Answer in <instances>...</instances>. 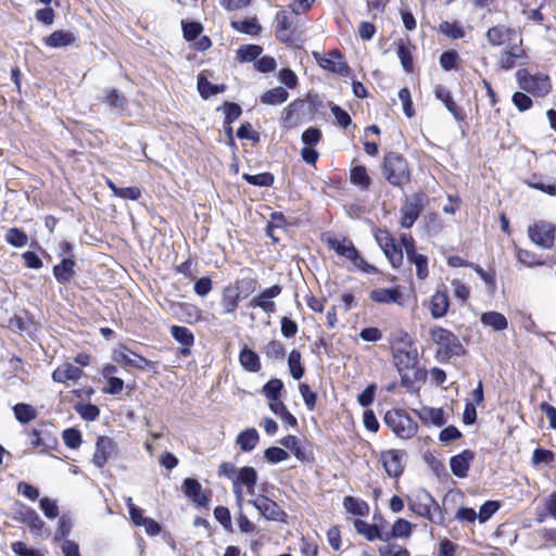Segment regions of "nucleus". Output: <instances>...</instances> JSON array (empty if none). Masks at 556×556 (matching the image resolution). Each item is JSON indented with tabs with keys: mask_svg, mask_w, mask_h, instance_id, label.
I'll use <instances>...</instances> for the list:
<instances>
[{
	"mask_svg": "<svg viewBox=\"0 0 556 556\" xmlns=\"http://www.w3.org/2000/svg\"><path fill=\"white\" fill-rule=\"evenodd\" d=\"M83 376V370L70 363L56 367L52 372V379L59 383L67 381H77Z\"/></svg>",
	"mask_w": 556,
	"mask_h": 556,
	"instance_id": "22",
	"label": "nucleus"
},
{
	"mask_svg": "<svg viewBox=\"0 0 556 556\" xmlns=\"http://www.w3.org/2000/svg\"><path fill=\"white\" fill-rule=\"evenodd\" d=\"M393 362L402 380L405 379L404 371L415 368L418 363V352L410 344L408 346H394L392 349Z\"/></svg>",
	"mask_w": 556,
	"mask_h": 556,
	"instance_id": "10",
	"label": "nucleus"
},
{
	"mask_svg": "<svg viewBox=\"0 0 556 556\" xmlns=\"http://www.w3.org/2000/svg\"><path fill=\"white\" fill-rule=\"evenodd\" d=\"M419 417L424 421H429L438 427L445 424L444 412L442 408L424 407L419 413Z\"/></svg>",
	"mask_w": 556,
	"mask_h": 556,
	"instance_id": "45",
	"label": "nucleus"
},
{
	"mask_svg": "<svg viewBox=\"0 0 556 556\" xmlns=\"http://www.w3.org/2000/svg\"><path fill=\"white\" fill-rule=\"evenodd\" d=\"M262 51V47L257 45H244L237 50V59L240 62H251L256 60Z\"/></svg>",
	"mask_w": 556,
	"mask_h": 556,
	"instance_id": "51",
	"label": "nucleus"
},
{
	"mask_svg": "<svg viewBox=\"0 0 556 556\" xmlns=\"http://www.w3.org/2000/svg\"><path fill=\"white\" fill-rule=\"evenodd\" d=\"M440 33L452 39H460L465 37V30L462 24L457 21H444L439 26Z\"/></svg>",
	"mask_w": 556,
	"mask_h": 556,
	"instance_id": "48",
	"label": "nucleus"
},
{
	"mask_svg": "<svg viewBox=\"0 0 556 556\" xmlns=\"http://www.w3.org/2000/svg\"><path fill=\"white\" fill-rule=\"evenodd\" d=\"M184 37L187 41H192L202 33L203 27L198 22L181 21Z\"/></svg>",
	"mask_w": 556,
	"mask_h": 556,
	"instance_id": "62",
	"label": "nucleus"
},
{
	"mask_svg": "<svg viewBox=\"0 0 556 556\" xmlns=\"http://www.w3.org/2000/svg\"><path fill=\"white\" fill-rule=\"evenodd\" d=\"M375 239L391 265L394 268L400 267L403 262V250L396 245L392 235L388 230L377 229L375 231Z\"/></svg>",
	"mask_w": 556,
	"mask_h": 556,
	"instance_id": "8",
	"label": "nucleus"
},
{
	"mask_svg": "<svg viewBox=\"0 0 556 556\" xmlns=\"http://www.w3.org/2000/svg\"><path fill=\"white\" fill-rule=\"evenodd\" d=\"M397 56L400 59L401 65L406 73H412L414 70L413 56L409 47L403 41H397L396 49Z\"/></svg>",
	"mask_w": 556,
	"mask_h": 556,
	"instance_id": "46",
	"label": "nucleus"
},
{
	"mask_svg": "<svg viewBox=\"0 0 556 556\" xmlns=\"http://www.w3.org/2000/svg\"><path fill=\"white\" fill-rule=\"evenodd\" d=\"M256 285L257 282L254 278L247 276L238 279L232 288L235 292H238L241 299H247L250 294L255 292Z\"/></svg>",
	"mask_w": 556,
	"mask_h": 556,
	"instance_id": "42",
	"label": "nucleus"
},
{
	"mask_svg": "<svg viewBox=\"0 0 556 556\" xmlns=\"http://www.w3.org/2000/svg\"><path fill=\"white\" fill-rule=\"evenodd\" d=\"M264 353L268 358L282 359L285 357V348L280 341L271 340L264 348Z\"/></svg>",
	"mask_w": 556,
	"mask_h": 556,
	"instance_id": "61",
	"label": "nucleus"
},
{
	"mask_svg": "<svg viewBox=\"0 0 556 556\" xmlns=\"http://www.w3.org/2000/svg\"><path fill=\"white\" fill-rule=\"evenodd\" d=\"M101 102L110 109L114 114L122 115L128 108V100L118 89H105Z\"/></svg>",
	"mask_w": 556,
	"mask_h": 556,
	"instance_id": "17",
	"label": "nucleus"
},
{
	"mask_svg": "<svg viewBox=\"0 0 556 556\" xmlns=\"http://www.w3.org/2000/svg\"><path fill=\"white\" fill-rule=\"evenodd\" d=\"M430 338L447 357L462 356L466 352L457 336L443 327L431 328Z\"/></svg>",
	"mask_w": 556,
	"mask_h": 556,
	"instance_id": "6",
	"label": "nucleus"
},
{
	"mask_svg": "<svg viewBox=\"0 0 556 556\" xmlns=\"http://www.w3.org/2000/svg\"><path fill=\"white\" fill-rule=\"evenodd\" d=\"M434 94H435L437 99H439L440 101H442L444 103L445 108L448 110V112L454 116V118L456 121L464 119V114H463L462 110L455 103V101L452 97V93L447 88L439 85L434 89Z\"/></svg>",
	"mask_w": 556,
	"mask_h": 556,
	"instance_id": "25",
	"label": "nucleus"
},
{
	"mask_svg": "<svg viewBox=\"0 0 556 556\" xmlns=\"http://www.w3.org/2000/svg\"><path fill=\"white\" fill-rule=\"evenodd\" d=\"M289 98V92L283 87L267 90L261 96V102L266 105H280Z\"/></svg>",
	"mask_w": 556,
	"mask_h": 556,
	"instance_id": "36",
	"label": "nucleus"
},
{
	"mask_svg": "<svg viewBox=\"0 0 556 556\" xmlns=\"http://www.w3.org/2000/svg\"><path fill=\"white\" fill-rule=\"evenodd\" d=\"M5 242L14 248H23L28 242V236L20 228L12 227L5 233Z\"/></svg>",
	"mask_w": 556,
	"mask_h": 556,
	"instance_id": "50",
	"label": "nucleus"
},
{
	"mask_svg": "<svg viewBox=\"0 0 556 556\" xmlns=\"http://www.w3.org/2000/svg\"><path fill=\"white\" fill-rule=\"evenodd\" d=\"M407 261L416 266L418 279L424 280L429 276L428 257L416 252L406 256Z\"/></svg>",
	"mask_w": 556,
	"mask_h": 556,
	"instance_id": "43",
	"label": "nucleus"
},
{
	"mask_svg": "<svg viewBox=\"0 0 556 556\" xmlns=\"http://www.w3.org/2000/svg\"><path fill=\"white\" fill-rule=\"evenodd\" d=\"M75 410L84 420L87 421H94L100 415L99 407L90 403H78L75 406Z\"/></svg>",
	"mask_w": 556,
	"mask_h": 556,
	"instance_id": "54",
	"label": "nucleus"
},
{
	"mask_svg": "<svg viewBox=\"0 0 556 556\" xmlns=\"http://www.w3.org/2000/svg\"><path fill=\"white\" fill-rule=\"evenodd\" d=\"M276 35L282 42L292 41L293 31L286 11H279L276 15Z\"/></svg>",
	"mask_w": 556,
	"mask_h": 556,
	"instance_id": "33",
	"label": "nucleus"
},
{
	"mask_svg": "<svg viewBox=\"0 0 556 556\" xmlns=\"http://www.w3.org/2000/svg\"><path fill=\"white\" fill-rule=\"evenodd\" d=\"M426 197L422 193H415L408 198L401 207V226L403 228H410L418 219L421 211L424 210Z\"/></svg>",
	"mask_w": 556,
	"mask_h": 556,
	"instance_id": "9",
	"label": "nucleus"
},
{
	"mask_svg": "<svg viewBox=\"0 0 556 556\" xmlns=\"http://www.w3.org/2000/svg\"><path fill=\"white\" fill-rule=\"evenodd\" d=\"M288 367L293 379L299 380L304 375V367L301 363V353L292 350L288 357Z\"/></svg>",
	"mask_w": 556,
	"mask_h": 556,
	"instance_id": "49",
	"label": "nucleus"
},
{
	"mask_svg": "<svg viewBox=\"0 0 556 556\" xmlns=\"http://www.w3.org/2000/svg\"><path fill=\"white\" fill-rule=\"evenodd\" d=\"M450 307V299L445 291H437L430 302V312L433 318H442Z\"/></svg>",
	"mask_w": 556,
	"mask_h": 556,
	"instance_id": "29",
	"label": "nucleus"
},
{
	"mask_svg": "<svg viewBox=\"0 0 556 556\" xmlns=\"http://www.w3.org/2000/svg\"><path fill=\"white\" fill-rule=\"evenodd\" d=\"M475 453L470 450H465L462 453L452 456L450 459V467L453 475L458 478H465Z\"/></svg>",
	"mask_w": 556,
	"mask_h": 556,
	"instance_id": "19",
	"label": "nucleus"
},
{
	"mask_svg": "<svg viewBox=\"0 0 556 556\" xmlns=\"http://www.w3.org/2000/svg\"><path fill=\"white\" fill-rule=\"evenodd\" d=\"M480 321L483 326L490 327L494 331H503L508 327L507 318L502 313L495 311L483 313Z\"/></svg>",
	"mask_w": 556,
	"mask_h": 556,
	"instance_id": "32",
	"label": "nucleus"
},
{
	"mask_svg": "<svg viewBox=\"0 0 556 556\" xmlns=\"http://www.w3.org/2000/svg\"><path fill=\"white\" fill-rule=\"evenodd\" d=\"M235 481L247 486L248 492L253 494L254 488L257 483V472L253 467L244 466L238 471V476Z\"/></svg>",
	"mask_w": 556,
	"mask_h": 556,
	"instance_id": "37",
	"label": "nucleus"
},
{
	"mask_svg": "<svg viewBox=\"0 0 556 556\" xmlns=\"http://www.w3.org/2000/svg\"><path fill=\"white\" fill-rule=\"evenodd\" d=\"M241 298L235 292L232 286H228L223 290L220 304L225 314H233L238 307Z\"/></svg>",
	"mask_w": 556,
	"mask_h": 556,
	"instance_id": "38",
	"label": "nucleus"
},
{
	"mask_svg": "<svg viewBox=\"0 0 556 556\" xmlns=\"http://www.w3.org/2000/svg\"><path fill=\"white\" fill-rule=\"evenodd\" d=\"M113 359L118 364L136 369H144L150 365V362L146 357L132 352L126 346H121L118 350H115Z\"/></svg>",
	"mask_w": 556,
	"mask_h": 556,
	"instance_id": "14",
	"label": "nucleus"
},
{
	"mask_svg": "<svg viewBox=\"0 0 556 556\" xmlns=\"http://www.w3.org/2000/svg\"><path fill=\"white\" fill-rule=\"evenodd\" d=\"M16 420L21 424H27L37 417V410L34 406L26 403H17L13 406Z\"/></svg>",
	"mask_w": 556,
	"mask_h": 556,
	"instance_id": "41",
	"label": "nucleus"
},
{
	"mask_svg": "<svg viewBox=\"0 0 556 556\" xmlns=\"http://www.w3.org/2000/svg\"><path fill=\"white\" fill-rule=\"evenodd\" d=\"M350 179L361 190H368L371 185V179L367 174L366 167L363 165H357L351 169Z\"/></svg>",
	"mask_w": 556,
	"mask_h": 556,
	"instance_id": "40",
	"label": "nucleus"
},
{
	"mask_svg": "<svg viewBox=\"0 0 556 556\" xmlns=\"http://www.w3.org/2000/svg\"><path fill=\"white\" fill-rule=\"evenodd\" d=\"M556 226L546 220H538L528 227L530 240L538 247L549 250L554 247Z\"/></svg>",
	"mask_w": 556,
	"mask_h": 556,
	"instance_id": "7",
	"label": "nucleus"
},
{
	"mask_svg": "<svg viewBox=\"0 0 556 556\" xmlns=\"http://www.w3.org/2000/svg\"><path fill=\"white\" fill-rule=\"evenodd\" d=\"M343 506L346 509L348 513L356 515V516H366L369 513V506L368 504L359 500L357 497L353 496H346L343 500Z\"/></svg>",
	"mask_w": 556,
	"mask_h": 556,
	"instance_id": "39",
	"label": "nucleus"
},
{
	"mask_svg": "<svg viewBox=\"0 0 556 556\" xmlns=\"http://www.w3.org/2000/svg\"><path fill=\"white\" fill-rule=\"evenodd\" d=\"M242 178L252 186L270 187L275 181L271 173L265 172L256 175L243 174Z\"/></svg>",
	"mask_w": 556,
	"mask_h": 556,
	"instance_id": "52",
	"label": "nucleus"
},
{
	"mask_svg": "<svg viewBox=\"0 0 556 556\" xmlns=\"http://www.w3.org/2000/svg\"><path fill=\"white\" fill-rule=\"evenodd\" d=\"M515 35V29L505 25H496L486 31L485 37L490 45L497 47L510 41Z\"/></svg>",
	"mask_w": 556,
	"mask_h": 556,
	"instance_id": "21",
	"label": "nucleus"
},
{
	"mask_svg": "<svg viewBox=\"0 0 556 556\" xmlns=\"http://www.w3.org/2000/svg\"><path fill=\"white\" fill-rule=\"evenodd\" d=\"M76 37L71 31L55 30L45 39V43L51 48H64L72 46Z\"/></svg>",
	"mask_w": 556,
	"mask_h": 556,
	"instance_id": "34",
	"label": "nucleus"
},
{
	"mask_svg": "<svg viewBox=\"0 0 556 556\" xmlns=\"http://www.w3.org/2000/svg\"><path fill=\"white\" fill-rule=\"evenodd\" d=\"M408 508L419 517L438 525L444 522V514L439 503L424 489L417 490L407 497Z\"/></svg>",
	"mask_w": 556,
	"mask_h": 556,
	"instance_id": "2",
	"label": "nucleus"
},
{
	"mask_svg": "<svg viewBox=\"0 0 556 556\" xmlns=\"http://www.w3.org/2000/svg\"><path fill=\"white\" fill-rule=\"evenodd\" d=\"M264 457L270 464H278L288 459L289 454L281 447L270 446L265 450Z\"/></svg>",
	"mask_w": 556,
	"mask_h": 556,
	"instance_id": "59",
	"label": "nucleus"
},
{
	"mask_svg": "<svg viewBox=\"0 0 556 556\" xmlns=\"http://www.w3.org/2000/svg\"><path fill=\"white\" fill-rule=\"evenodd\" d=\"M317 64L329 72L336 73L340 76H349L350 67L343 61L342 54L338 50H332L328 54L313 53Z\"/></svg>",
	"mask_w": 556,
	"mask_h": 556,
	"instance_id": "12",
	"label": "nucleus"
},
{
	"mask_svg": "<svg viewBox=\"0 0 556 556\" xmlns=\"http://www.w3.org/2000/svg\"><path fill=\"white\" fill-rule=\"evenodd\" d=\"M75 261L72 257H63L61 263L53 267V276L61 285L68 283L74 276Z\"/></svg>",
	"mask_w": 556,
	"mask_h": 556,
	"instance_id": "28",
	"label": "nucleus"
},
{
	"mask_svg": "<svg viewBox=\"0 0 556 556\" xmlns=\"http://www.w3.org/2000/svg\"><path fill=\"white\" fill-rule=\"evenodd\" d=\"M384 422L401 439H410L418 430L417 422L402 409L388 410L384 416Z\"/></svg>",
	"mask_w": 556,
	"mask_h": 556,
	"instance_id": "5",
	"label": "nucleus"
},
{
	"mask_svg": "<svg viewBox=\"0 0 556 556\" xmlns=\"http://www.w3.org/2000/svg\"><path fill=\"white\" fill-rule=\"evenodd\" d=\"M113 451V441L108 437H100L96 444L92 462L98 468H102Z\"/></svg>",
	"mask_w": 556,
	"mask_h": 556,
	"instance_id": "26",
	"label": "nucleus"
},
{
	"mask_svg": "<svg viewBox=\"0 0 556 556\" xmlns=\"http://www.w3.org/2000/svg\"><path fill=\"white\" fill-rule=\"evenodd\" d=\"M26 525L34 535L43 536L49 534L45 521L39 517L36 510H34Z\"/></svg>",
	"mask_w": 556,
	"mask_h": 556,
	"instance_id": "56",
	"label": "nucleus"
},
{
	"mask_svg": "<svg viewBox=\"0 0 556 556\" xmlns=\"http://www.w3.org/2000/svg\"><path fill=\"white\" fill-rule=\"evenodd\" d=\"M239 363L244 370L249 372H258L261 370V361L257 353L244 346L239 354Z\"/></svg>",
	"mask_w": 556,
	"mask_h": 556,
	"instance_id": "31",
	"label": "nucleus"
},
{
	"mask_svg": "<svg viewBox=\"0 0 556 556\" xmlns=\"http://www.w3.org/2000/svg\"><path fill=\"white\" fill-rule=\"evenodd\" d=\"M516 257L521 264L528 267H533L543 264V262L538 258L535 253L523 249H517Z\"/></svg>",
	"mask_w": 556,
	"mask_h": 556,
	"instance_id": "63",
	"label": "nucleus"
},
{
	"mask_svg": "<svg viewBox=\"0 0 556 556\" xmlns=\"http://www.w3.org/2000/svg\"><path fill=\"white\" fill-rule=\"evenodd\" d=\"M182 492L195 505L206 507L208 505V497L204 494L201 483L193 478H186L182 482Z\"/></svg>",
	"mask_w": 556,
	"mask_h": 556,
	"instance_id": "16",
	"label": "nucleus"
},
{
	"mask_svg": "<svg viewBox=\"0 0 556 556\" xmlns=\"http://www.w3.org/2000/svg\"><path fill=\"white\" fill-rule=\"evenodd\" d=\"M328 247L333 250L338 255L345 257L354 267L358 270L367 274L377 273V268L370 264H368L359 254L358 250L355 248L354 243L348 239H337L332 238L328 240Z\"/></svg>",
	"mask_w": 556,
	"mask_h": 556,
	"instance_id": "4",
	"label": "nucleus"
},
{
	"mask_svg": "<svg viewBox=\"0 0 556 556\" xmlns=\"http://www.w3.org/2000/svg\"><path fill=\"white\" fill-rule=\"evenodd\" d=\"M301 140L305 147H315L321 140V131L316 127H309L303 131Z\"/></svg>",
	"mask_w": 556,
	"mask_h": 556,
	"instance_id": "64",
	"label": "nucleus"
},
{
	"mask_svg": "<svg viewBox=\"0 0 556 556\" xmlns=\"http://www.w3.org/2000/svg\"><path fill=\"white\" fill-rule=\"evenodd\" d=\"M501 507L497 501H486L477 514V517L481 523L486 522Z\"/></svg>",
	"mask_w": 556,
	"mask_h": 556,
	"instance_id": "57",
	"label": "nucleus"
},
{
	"mask_svg": "<svg viewBox=\"0 0 556 556\" xmlns=\"http://www.w3.org/2000/svg\"><path fill=\"white\" fill-rule=\"evenodd\" d=\"M527 54L526 52L518 47H511L508 50H505L498 61L501 68L508 71L516 66H521L527 64Z\"/></svg>",
	"mask_w": 556,
	"mask_h": 556,
	"instance_id": "18",
	"label": "nucleus"
},
{
	"mask_svg": "<svg viewBox=\"0 0 556 556\" xmlns=\"http://www.w3.org/2000/svg\"><path fill=\"white\" fill-rule=\"evenodd\" d=\"M225 90L226 86L224 84L214 85L208 81L203 74L198 76V91L203 99H208L212 96L224 92Z\"/></svg>",
	"mask_w": 556,
	"mask_h": 556,
	"instance_id": "35",
	"label": "nucleus"
},
{
	"mask_svg": "<svg viewBox=\"0 0 556 556\" xmlns=\"http://www.w3.org/2000/svg\"><path fill=\"white\" fill-rule=\"evenodd\" d=\"M172 337L184 346H192L194 343V336L192 331L185 326H172Z\"/></svg>",
	"mask_w": 556,
	"mask_h": 556,
	"instance_id": "44",
	"label": "nucleus"
},
{
	"mask_svg": "<svg viewBox=\"0 0 556 556\" xmlns=\"http://www.w3.org/2000/svg\"><path fill=\"white\" fill-rule=\"evenodd\" d=\"M381 173L384 179L392 186L402 188L410 182L412 169L407 160L397 152L384 154Z\"/></svg>",
	"mask_w": 556,
	"mask_h": 556,
	"instance_id": "1",
	"label": "nucleus"
},
{
	"mask_svg": "<svg viewBox=\"0 0 556 556\" xmlns=\"http://www.w3.org/2000/svg\"><path fill=\"white\" fill-rule=\"evenodd\" d=\"M283 383L280 379L274 378L266 382L263 387L264 395L269 401H277L280 397Z\"/></svg>",
	"mask_w": 556,
	"mask_h": 556,
	"instance_id": "55",
	"label": "nucleus"
},
{
	"mask_svg": "<svg viewBox=\"0 0 556 556\" xmlns=\"http://www.w3.org/2000/svg\"><path fill=\"white\" fill-rule=\"evenodd\" d=\"M354 528L357 533L364 535L368 541L380 540L388 542L387 534H384V532L381 531L376 525H370L362 519H355Z\"/></svg>",
	"mask_w": 556,
	"mask_h": 556,
	"instance_id": "24",
	"label": "nucleus"
},
{
	"mask_svg": "<svg viewBox=\"0 0 556 556\" xmlns=\"http://www.w3.org/2000/svg\"><path fill=\"white\" fill-rule=\"evenodd\" d=\"M280 444L290 450L294 457L301 462H309L313 459L312 453L307 452L302 445L300 440L292 434H289L280 440Z\"/></svg>",
	"mask_w": 556,
	"mask_h": 556,
	"instance_id": "27",
	"label": "nucleus"
},
{
	"mask_svg": "<svg viewBox=\"0 0 556 556\" xmlns=\"http://www.w3.org/2000/svg\"><path fill=\"white\" fill-rule=\"evenodd\" d=\"M260 442V434L256 429L248 428L241 431L236 439V443L242 452L253 451Z\"/></svg>",
	"mask_w": 556,
	"mask_h": 556,
	"instance_id": "30",
	"label": "nucleus"
},
{
	"mask_svg": "<svg viewBox=\"0 0 556 556\" xmlns=\"http://www.w3.org/2000/svg\"><path fill=\"white\" fill-rule=\"evenodd\" d=\"M62 438L64 444L72 450L79 447L81 444V433L75 428H68L64 430Z\"/></svg>",
	"mask_w": 556,
	"mask_h": 556,
	"instance_id": "58",
	"label": "nucleus"
},
{
	"mask_svg": "<svg viewBox=\"0 0 556 556\" xmlns=\"http://www.w3.org/2000/svg\"><path fill=\"white\" fill-rule=\"evenodd\" d=\"M388 541L393 538H409L412 534V523L403 518H399L392 526L391 532H384Z\"/></svg>",
	"mask_w": 556,
	"mask_h": 556,
	"instance_id": "47",
	"label": "nucleus"
},
{
	"mask_svg": "<svg viewBox=\"0 0 556 556\" xmlns=\"http://www.w3.org/2000/svg\"><path fill=\"white\" fill-rule=\"evenodd\" d=\"M249 504L254 506L267 520L285 521L287 518V513L276 502L265 495H257L255 498L250 500Z\"/></svg>",
	"mask_w": 556,
	"mask_h": 556,
	"instance_id": "13",
	"label": "nucleus"
},
{
	"mask_svg": "<svg viewBox=\"0 0 556 556\" xmlns=\"http://www.w3.org/2000/svg\"><path fill=\"white\" fill-rule=\"evenodd\" d=\"M29 438L30 444L34 447H40L42 453L53 450L58 445V439L51 425H38L31 430Z\"/></svg>",
	"mask_w": 556,
	"mask_h": 556,
	"instance_id": "11",
	"label": "nucleus"
},
{
	"mask_svg": "<svg viewBox=\"0 0 556 556\" xmlns=\"http://www.w3.org/2000/svg\"><path fill=\"white\" fill-rule=\"evenodd\" d=\"M518 86L525 92L534 97H546L552 90V81L548 75L543 73L530 74L526 68L516 72Z\"/></svg>",
	"mask_w": 556,
	"mask_h": 556,
	"instance_id": "3",
	"label": "nucleus"
},
{
	"mask_svg": "<svg viewBox=\"0 0 556 556\" xmlns=\"http://www.w3.org/2000/svg\"><path fill=\"white\" fill-rule=\"evenodd\" d=\"M381 462L386 472L390 477H399L403 472V465L401 462L400 452L396 450H389L381 453Z\"/></svg>",
	"mask_w": 556,
	"mask_h": 556,
	"instance_id": "20",
	"label": "nucleus"
},
{
	"mask_svg": "<svg viewBox=\"0 0 556 556\" xmlns=\"http://www.w3.org/2000/svg\"><path fill=\"white\" fill-rule=\"evenodd\" d=\"M555 460L554 452L545 448H535L532 454V464L539 466L541 464L549 465Z\"/></svg>",
	"mask_w": 556,
	"mask_h": 556,
	"instance_id": "60",
	"label": "nucleus"
},
{
	"mask_svg": "<svg viewBox=\"0 0 556 556\" xmlns=\"http://www.w3.org/2000/svg\"><path fill=\"white\" fill-rule=\"evenodd\" d=\"M280 293L281 287L279 285H274L261 292L257 296L253 298L249 303V307H260L265 313L273 314L275 312L276 305L271 300L277 298Z\"/></svg>",
	"mask_w": 556,
	"mask_h": 556,
	"instance_id": "15",
	"label": "nucleus"
},
{
	"mask_svg": "<svg viewBox=\"0 0 556 556\" xmlns=\"http://www.w3.org/2000/svg\"><path fill=\"white\" fill-rule=\"evenodd\" d=\"M231 26L243 34L255 36L260 33L261 26L257 23L256 18L243 20V21H233Z\"/></svg>",
	"mask_w": 556,
	"mask_h": 556,
	"instance_id": "53",
	"label": "nucleus"
},
{
	"mask_svg": "<svg viewBox=\"0 0 556 556\" xmlns=\"http://www.w3.org/2000/svg\"><path fill=\"white\" fill-rule=\"evenodd\" d=\"M369 298L372 302L380 304L396 303L402 305V293L399 288H380L370 292Z\"/></svg>",
	"mask_w": 556,
	"mask_h": 556,
	"instance_id": "23",
	"label": "nucleus"
}]
</instances>
